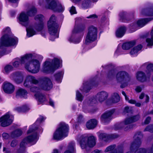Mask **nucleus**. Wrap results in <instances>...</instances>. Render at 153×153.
I'll list each match as a JSON object with an SVG mask.
<instances>
[{
    "instance_id": "nucleus-1",
    "label": "nucleus",
    "mask_w": 153,
    "mask_h": 153,
    "mask_svg": "<svg viewBox=\"0 0 153 153\" xmlns=\"http://www.w3.org/2000/svg\"><path fill=\"white\" fill-rule=\"evenodd\" d=\"M32 55L27 54L21 57L19 59L20 62L16 61L13 63L15 67H19V64H24L25 69L33 73H37L39 70L40 64L39 61L36 59H32Z\"/></svg>"
},
{
    "instance_id": "nucleus-2",
    "label": "nucleus",
    "mask_w": 153,
    "mask_h": 153,
    "mask_svg": "<svg viewBox=\"0 0 153 153\" xmlns=\"http://www.w3.org/2000/svg\"><path fill=\"white\" fill-rule=\"evenodd\" d=\"M96 138L93 136L82 135L78 139L82 149H86L87 147H93L96 144Z\"/></svg>"
},
{
    "instance_id": "nucleus-3",
    "label": "nucleus",
    "mask_w": 153,
    "mask_h": 153,
    "mask_svg": "<svg viewBox=\"0 0 153 153\" xmlns=\"http://www.w3.org/2000/svg\"><path fill=\"white\" fill-rule=\"evenodd\" d=\"M61 60L55 58L51 62V61H46L44 63L42 71L46 73L53 72L56 69L60 66L62 63Z\"/></svg>"
},
{
    "instance_id": "nucleus-4",
    "label": "nucleus",
    "mask_w": 153,
    "mask_h": 153,
    "mask_svg": "<svg viewBox=\"0 0 153 153\" xmlns=\"http://www.w3.org/2000/svg\"><path fill=\"white\" fill-rule=\"evenodd\" d=\"M39 3L40 5L44 4L46 8L51 9L54 11L61 12L63 10L61 4L54 0H39Z\"/></svg>"
},
{
    "instance_id": "nucleus-5",
    "label": "nucleus",
    "mask_w": 153,
    "mask_h": 153,
    "mask_svg": "<svg viewBox=\"0 0 153 153\" xmlns=\"http://www.w3.org/2000/svg\"><path fill=\"white\" fill-rule=\"evenodd\" d=\"M140 118V116L138 114L127 118L125 119L123 122L117 125V126H118V127L116 128V129H117L123 128L125 131H128L132 127L129 124L137 121Z\"/></svg>"
},
{
    "instance_id": "nucleus-6",
    "label": "nucleus",
    "mask_w": 153,
    "mask_h": 153,
    "mask_svg": "<svg viewBox=\"0 0 153 153\" xmlns=\"http://www.w3.org/2000/svg\"><path fill=\"white\" fill-rule=\"evenodd\" d=\"M68 131V126L64 123H61L59 127L53 134V139L58 140L60 139L62 137L67 136Z\"/></svg>"
},
{
    "instance_id": "nucleus-7",
    "label": "nucleus",
    "mask_w": 153,
    "mask_h": 153,
    "mask_svg": "<svg viewBox=\"0 0 153 153\" xmlns=\"http://www.w3.org/2000/svg\"><path fill=\"white\" fill-rule=\"evenodd\" d=\"M33 133V135L29 136L25 138L21 142L20 145V148L21 149H24L25 148L26 145L28 143L34 142L35 143L37 138V134L34 132L33 129L30 128L27 131V134Z\"/></svg>"
},
{
    "instance_id": "nucleus-8",
    "label": "nucleus",
    "mask_w": 153,
    "mask_h": 153,
    "mask_svg": "<svg viewBox=\"0 0 153 153\" xmlns=\"http://www.w3.org/2000/svg\"><path fill=\"white\" fill-rule=\"evenodd\" d=\"M48 27L50 34L53 36L54 38L58 36L56 35L58 26L56 23V17L53 15H52L48 22Z\"/></svg>"
},
{
    "instance_id": "nucleus-9",
    "label": "nucleus",
    "mask_w": 153,
    "mask_h": 153,
    "mask_svg": "<svg viewBox=\"0 0 153 153\" xmlns=\"http://www.w3.org/2000/svg\"><path fill=\"white\" fill-rule=\"evenodd\" d=\"M17 39L16 37L10 36L7 34L3 36L1 39L0 48L3 46L14 45L17 43Z\"/></svg>"
},
{
    "instance_id": "nucleus-10",
    "label": "nucleus",
    "mask_w": 153,
    "mask_h": 153,
    "mask_svg": "<svg viewBox=\"0 0 153 153\" xmlns=\"http://www.w3.org/2000/svg\"><path fill=\"white\" fill-rule=\"evenodd\" d=\"M97 29L93 26H90L86 35L85 43H87L94 41L97 39Z\"/></svg>"
},
{
    "instance_id": "nucleus-11",
    "label": "nucleus",
    "mask_w": 153,
    "mask_h": 153,
    "mask_svg": "<svg viewBox=\"0 0 153 153\" xmlns=\"http://www.w3.org/2000/svg\"><path fill=\"white\" fill-rule=\"evenodd\" d=\"M40 83V88L43 90L48 91L52 87L51 81L48 78L45 77L42 78Z\"/></svg>"
},
{
    "instance_id": "nucleus-12",
    "label": "nucleus",
    "mask_w": 153,
    "mask_h": 153,
    "mask_svg": "<svg viewBox=\"0 0 153 153\" xmlns=\"http://www.w3.org/2000/svg\"><path fill=\"white\" fill-rule=\"evenodd\" d=\"M116 78L118 82L122 83L129 82L131 79V76L126 71H121L117 74Z\"/></svg>"
},
{
    "instance_id": "nucleus-13",
    "label": "nucleus",
    "mask_w": 153,
    "mask_h": 153,
    "mask_svg": "<svg viewBox=\"0 0 153 153\" xmlns=\"http://www.w3.org/2000/svg\"><path fill=\"white\" fill-rule=\"evenodd\" d=\"M43 16L41 14L36 15L35 17V19L36 21L34 25V28L38 31L42 30L43 28Z\"/></svg>"
},
{
    "instance_id": "nucleus-14",
    "label": "nucleus",
    "mask_w": 153,
    "mask_h": 153,
    "mask_svg": "<svg viewBox=\"0 0 153 153\" xmlns=\"http://www.w3.org/2000/svg\"><path fill=\"white\" fill-rule=\"evenodd\" d=\"M143 137V135L140 132H138L136 133L134 136L135 140L131 146V150L133 149L132 148H136L140 145L141 139Z\"/></svg>"
},
{
    "instance_id": "nucleus-15",
    "label": "nucleus",
    "mask_w": 153,
    "mask_h": 153,
    "mask_svg": "<svg viewBox=\"0 0 153 153\" xmlns=\"http://www.w3.org/2000/svg\"><path fill=\"white\" fill-rule=\"evenodd\" d=\"M24 76L22 73L19 71L14 72L10 76V78L16 83L19 84L23 81Z\"/></svg>"
},
{
    "instance_id": "nucleus-16",
    "label": "nucleus",
    "mask_w": 153,
    "mask_h": 153,
    "mask_svg": "<svg viewBox=\"0 0 153 153\" xmlns=\"http://www.w3.org/2000/svg\"><path fill=\"white\" fill-rule=\"evenodd\" d=\"M12 116L6 114L0 119L1 125L2 127H5L9 125L12 122L13 119Z\"/></svg>"
},
{
    "instance_id": "nucleus-17",
    "label": "nucleus",
    "mask_w": 153,
    "mask_h": 153,
    "mask_svg": "<svg viewBox=\"0 0 153 153\" xmlns=\"http://www.w3.org/2000/svg\"><path fill=\"white\" fill-rule=\"evenodd\" d=\"M114 112V110H113L106 112L102 115L101 117L102 122L105 124L108 123L112 119V115Z\"/></svg>"
},
{
    "instance_id": "nucleus-18",
    "label": "nucleus",
    "mask_w": 153,
    "mask_h": 153,
    "mask_svg": "<svg viewBox=\"0 0 153 153\" xmlns=\"http://www.w3.org/2000/svg\"><path fill=\"white\" fill-rule=\"evenodd\" d=\"M150 75L149 74L146 76V74L142 71H139L136 74V78L140 82H144L149 81L150 79Z\"/></svg>"
},
{
    "instance_id": "nucleus-19",
    "label": "nucleus",
    "mask_w": 153,
    "mask_h": 153,
    "mask_svg": "<svg viewBox=\"0 0 153 153\" xmlns=\"http://www.w3.org/2000/svg\"><path fill=\"white\" fill-rule=\"evenodd\" d=\"M3 89L5 93L10 94L14 92L15 88L14 86L11 83L5 82L3 85Z\"/></svg>"
},
{
    "instance_id": "nucleus-20",
    "label": "nucleus",
    "mask_w": 153,
    "mask_h": 153,
    "mask_svg": "<svg viewBox=\"0 0 153 153\" xmlns=\"http://www.w3.org/2000/svg\"><path fill=\"white\" fill-rule=\"evenodd\" d=\"M20 23L22 25L26 26L29 23L28 16L25 12H22L19 17Z\"/></svg>"
},
{
    "instance_id": "nucleus-21",
    "label": "nucleus",
    "mask_w": 153,
    "mask_h": 153,
    "mask_svg": "<svg viewBox=\"0 0 153 153\" xmlns=\"http://www.w3.org/2000/svg\"><path fill=\"white\" fill-rule=\"evenodd\" d=\"M118 135L115 134H108L105 133L100 134L99 138L105 141H107L111 139H113L118 137Z\"/></svg>"
},
{
    "instance_id": "nucleus-22",
    "label": "nucleus",
    "mask_w": 153,
    "mask_h": 153,
    "mask_svg": "<svg viewBox=\"0 0 153 153\" xmlns=\"http://www.w3.org/2000/svg\"><path fill=\"white\" fill-rule=\"evenodd\" d=\"M108 94L105 91L99 92L96 95V98L100 102H102L108 98Z\"/></svg>"
},
{
    "instance_id": "nucleus-23",
    "label": "nucleus",
    "mask_w": 153,
    "mask_h": 153,
    "mask_svg": "<svg viewBox=\"0 0 153 153\" xmlns=\"http://www.w3.org/2000/svg\"><path fill=\"white\" fill-rule=\"evenodd\" d=\"M97 121L94 119H91L87 122L86 124L87 128L88 129H92L94 128L96 126Z\"/></svg>"
},
{
    "instance_id": "nucleus-24",
    "label": "nucleus",
    "mask_w": 153,
    "mask_h": 153,
    "mask_svg": "<svg viewBox=\"0 0 153 153\" xmlns=\"http://www.w3.org/2000/svg\"><path fill=\"white\" fill-rule=\"evenodd\" d=\"M27 94V92L26 90L22 88H19L17 91L16 96L17 97L25 98Z\"/></svg>"
},
{
    "instance_id": "nucleus-25",
    "label": "nucleus",
    "mask_w": 153,
    "mask_h": 153,
    "mask_svg": "<svg viewBox=\"0 0 153 153\" xmlns=\"http://www.w3.org/2000/svg\"><path fill=\"white\" fill-rule=\"evenodd\" d=\"M126 31L125 27L122 26L119 28L117 30L116 34L118 37H122L124 35Z\"/></svg>"
},
{
    "instance_id": "nucleus-26",
    "label": "nucleus",
    "mask_w": 153,
    "mask_h": 153,
    "mask_svg": "<svg viewBox=\"0 0 153 153\" xmlns=\"http://www.w3.org/2000/svg\"><path fill=\"white\" fill-rule=\"evenodd\" d=\"M135 44L134 41L123 43L122 45V48L124 50H128L134 46Z\"/></svg>"
},
{
    "instance_id": "nucleus-27",
    "label": "nucleus",
    "mask_w": 153,
    "mask_h": 153,
    "mask_svg": "<svg viewBox=\"0 0 153 153\" xmlns=\"http://www.w3.org/2000/svg\"><path fill=\"white\" fill-rule=\"evenodd\" d=\"M85 27L84 25H81L75 27L72 31L74 33L82 32L85 29Z\"/></svg>"
},
{
    "instance_id": "nucleus-28",
    "label": "nucleus",
    "mask_w": 153,
    "mask_h": 153,
    "mask_svg": "<svg viewBox=\"0 0 153 153\" xmlns=\"http://www.w3.org/2000/svg\"><path fill=\"white\" fill-rule=\"evenodd\" d=\"M111 100L112 102L114 103L118 102L120 100L119 95L117 93H114L112 95Z\"/></svg>"
},
{
    "instance_id": "nucleus-29",
    "label": "nucleus",
    "mask_w": 153,
    "mask_h": 153,
    "mask_svg": "<svg viewBox=\"0 0 153 153\" xmlns=\"http://www.w3.org/2000/svg\"><path fill=\"white\" fill-rule=\"evenodd\" d=\"M35 96L38 100L39 101L42 103L46 100V98L45 96L41 93L36 94Z\"/></svg>"
},
{
    "instance_id": "nucleus-30",
    "label": "nucleus",
    "mask_w": 153,
    "mask_h": 153,
    "mask_svg": "<svg viewBox=\"0 0 153 153\" xmlns=\"http://www.w3.org/2000/svg\"><path fill=\"white\" fill-rule=\"evenodd\" d=\"M152 19L148 18L142 19L138 21L137 24L139 26L142 27Z\"/></svg>"
},
{
    "instance_id": "nucleus-31",
    "label": "nucleus",
    "mask_w": 153,
    "mask_h": 153,
    "mask_svg": "<svg viewBox=\"0 0 153 153\" xmlns=\"http://www.w3.org/2000/svg\"><path fill=\"white\" fill-rule=\"evenodd\" d=\"M26 79L31 84H36L39 82L38 80L36 79L34 77L32 76H27L26 77Z\"/></svg>"
},
{
    "instance_id": "nucleus-32",
    "label": "nucleus",
    "mask_w": 153,
    "mask_h": 153,
    "mask_svg": "<svg viewBox=\"0 0 153 153\" xmlns=\"http://www.w3.org/2000/svg\"><path fill=\"white\" fill-rule=\"evenodd\" d=\"M22 131L20 129H17L13 131L11 134V137L13 138L19 137L22 134Z\"/></svg>"
},
{
    "instance_id": "nucleus-33",
    "label": "nucleus",
    "mask_w": 153,
    "mask_h": 153,
    "mask_svg": "<svg viewBox=\"0 0 153 153\" xmlns=\"http://www.w3.org/2000/svg\"><path fill=\"white\" fill-rule=\"evenodd\" d=\"M141 13L148 16H153V9H143L141 11Z\"/></svg>"
},
{
    "instance_id": "nucleus-34",
    "label": "nucleus",
    "mask_w": 153,
    "mask_h": 153,
    "mask_svg": "<svg viewBox=\"0 0 153 153\" xmlns=\"http://www.w3.org/2000/svg\"><path fill=\"white\" fill-rule=\"evenodd\" d=\"M142 48V45H139L137 47H135L132 49L130 52V53L131 55H133L137 53L139 51L141 50Z\"/></svg>"
},
{
    "instance_id": "nucleus-35",
    "label": "nucleus",
    "mask_w": 153,
    "mask_h": 153,
    "mask_svg": "<svg viewBox=\"0 0 153 153\" xmlns=\"http://www.w3.org/2000/svg\"><path fill=\"white\" fill-rule=\"evenodd\" d=\"M36 8L34 7H32L27 12V14L30 16H33L36 13Z\"/></svg>"
},
{
    "instance_id": "nucleus-36",
    "label": "nucleus",
    "mask_w": 153,
    "mask_h": 153,
    "mask_svg": "<svg viewBox=\"0 0 153 153\" xmlns=\"http://www.w3.org/2000/svg\"><path fill=\"white\" fill-rule=\"evenodd\" d=\"M27 35L28 37H31L35 34V32L31 27L27 28Z\"/></svg>"
},
{
    "instance_id": "nucleus-37",
    "label": "nucleus",
    "mask_w": 153,
    "mask_h": 153,
    "mask_svg": "<svg viewBox=\"0 0 153 153\" xmlns=\"http://www.w3.org/2000/svg\"><path fill=\"white\" fill-rule=\"evenodd\" d=\"M63 75V73L62 71L56 74L55 75V77L56 80L58 82H60L61 79Z\"/></svg>"
},
{
    "instance_id": "nucleus-38",
    "label": "nucleus",
    "mask_w": 153,
    "mask_h": 153,
    "mask_svg": "<svg viewBox=\"0 0 153 153\" xmlns=\"http://www.w3.org/2000/svg\"><path fill=\"white\" fill-rule=\"evenodd\" d=\"M75 144L73 142H71L69 143L68 147V150L69 152H71L72 153L75 149Z\"/></svg>"
},
{
    "instance_id": "nucleus-39",
    "label": "nucleus",
    "mask_w": 153,
    "mask_h": 153,
    "mask_svg": "<svg viewBox=\"0 0 153 153\" xmlns=\"http://www.w3.org/2000/svg\"><path fill=\"white\" fill-rule=\"evenodd\" d=\"M84 88L82 90L83 91L87 92L88 91H89L90 88H89V86H90V84H89L88 82H87L83 84Z\"/></svg>"
},
{
    "instance_id": "nucleus-40",
    "label": "nucleus",
    "mask_w": 153,
    "mask_h": 153,
    "mask_svg": "<svg viewBox=\"0 0 153 153\" xmlns=\"http://www.w3.org/2000/svg\"><path fill=\"white\" fill-rule=\"evenodd\" d=\"M115 147L116 145H115L110 146L106 148L104 152H107L109 151H112L114 150Z\"/></svg>"
},
{
    "instance_id": "nucleus-41",
    "label": "nucleus",
    "mask_w": 153,
    "mask_h": 153,
    "mask_svg": "<svg viewBox=\"0 0 153 153\" xmlns=\"http://www.w3.org/2000/svg\"><path fill=\"white\" fill-rule=\"evenodd\" d=\"M123 149L122 147H118L117 149H115L113 152L109 153H123Z\"/></svg>"
},
{
    "instance_id": "nucleus-42",
    "label": "nucleus",
    "mask_w": 153,
    "mask_h": 153,
    "mask_svg": "<svg viewBox=\"0 0 153 153\" xmlns=\"http://www.w3.org/2000/svg\"><path fill=\"white\" fill-rule=\"evenodd\" d=\"M76 98L77 100L82 101L83 99V97L81 94L78 91L76 92Z\"/></svg>"
},
{
    "instance_id": "nucleus-43",
    "label": "nucleus",
    "mask_w": 153,
    "mask_h": 153,
    "mask_svg": "<svg viewBox=\"0 0 153 153\" xmlns=\"http://www.w3.org/2000/svg\"><path fill=\"white\" fill-rule=\"evenodd\" d=\"M40 90L39 88L37 87L36 86H33L30 88V91H31L34 93H36V94L39 93H38Z\"/></svg>"
},
{
    "instance_id": "nucleus-44",
    "label": "nucleus",
    "mask_w": 153,
    "mask_h": 153,
    "mask_svg": "<svg viewBox=\"0 0 153 153\" xmlns=\"http://www.w3.org/2000/svg\"><path fill=\"white\" fill-rule=\"evenodd\" d=\"M144 131H149L153 132V125H150L148 126L144 129Z\"/></svg>"
},
{
    "instance_id": "nucleus-45",
    "label": "nucleus",
    "mask_w": 153,
    "mask_h": 153,
    "mask_svg": "<svg viewBox=\"0 0 153 153\" xmlns=\"http://www.w3.org/2000/svg\"><path fill=\"white\" fill-rule=\"evenodd\" d=\"M144 65L146 66L147 69L149 71H153V64H150L147 65L146 63H145Z\"/></svg>"
},
{
    "instance_id": "nucleus-46",
    "label": "nucleus",
    "mask_w": 153,
    "mask_h": 153,
    "mask_svg": "<svg viewBox=\"0 0 153 153\" xmlns=\"http://www.w3.org/2000/svg\"><path fill=\"white\" fill-rule=\"evenodd\" d=\"M13 68V67L12 66L7 65L4 67V70L6 73H8L10 71H11Z\"/></svg>"
},
{
    "instance_id": "nucleus-47",
    "label": "nucleus",
    "mask_w": 153,
    "mask_h": 153,
    "mask_svg": "<svg viewBox=\"0 0 153 153\" xmlns=\"http://www.w3.org/2000/svg\"><path fill=\"white\" fill-rule=\"evenodd\" d=\"M97 102L96 99L94 98L91 99L90 100L88 103L90 105H92L94 104H95Z\"/></svg>"
},
{
    "instance_id": "nucleus-48",
    "label": "nucleus",
    "mask_w": 153,
    "mask_h": 153,
    "mask_svg": "<svg viewBox=\"0 0 153 153\" xmlns=\"http://www.w3.org/2000/svg\"><path fill=\"white\" fill-rule=\"evenodd\" d=\"M31 84L30 83L25 79V81L24 83V85L25 87L29 88L30 87Z\"/></svg>"
},
{
    "instance_id": "nucleus-49",
    "label": "nucleus",
    "mask_w": 153,
    "mask_h": 153,
    "mask_svg": "<svg viewBox=\"0 0 153 153\" xmlns=\"http://www.w3.org/2000/svg\"><path fill=\"white\" fill-rule=\"evenodd\" d=\"M15 110L19 112H25L26 111V110L25 109H22V107H17L15 108Z\"/></svg>"
},
{
    "instance_id": "nucleus-50",
    "label": "nucleus",
    "mask_w": 153,
    "mask_h": 153,
    "mask_svg": "<svg viewBox=\"0 0 153 153\" xmlns=\"http://www.w3.org/2000/svg\"><path fill=\"white\" fill-rule=\"evenodd\" d=\"M90 2L89 1H85L83 2L82 4L83 7L85 8L88 7L89 5Z\"/></svg>"
},
{
    "instance_id": "nucleus-51",
    "label": "nucleus",
    "mask_w": 153,
    "mask_h": 153,
    "mask_svg": "<svg viewBox=\"0 0 153 153\" xmlns=\"http://www.w3.org/2000/svg\"><path fill=\"white\" fill-rule=\"evenodd\" d=\"M114 76V72L113 71H110L108 74V76L109 78H112Z\"/></svg>"
},
{
    "instance_id": "nucleus-52",
    "label": "nucleus",
    "mask_w": 153,
    "mask_h": 153,
    "mask_svg": "<svg viewBox=\"0 0 153 153\" xmlns=\"http://www.w3.org/2000/svg\"><path fill=\"white\" fill-rule=\"evenodd\" d=\"M17 144V141L14 140H13L11 143V146L12 147H14Z\"/></svg>"
},
{
    "instance_id": "nucleus-53",
    "label": "nucleus",
    "mask_w": 153,
    "mask_h": 153,
    "mask_svg": "<svg viewBox=\"0 0 153 153\" xmlns=\"http://www.w3.org/2000/svg\"><path fill=\"white\" fill-rule=\"evenodd\" d=\"M70 11L71 14L76 13L75 7L74 6L72 7Z\"/></svg>"
},
{
    "instance_id": "nucleus-54",
    "label": "nucleus",
    "mask_w": 153,
    "mask_h": 153,
    "mask_svg": "<svg viewBox=\"0 0 153 153\" xmlns=\"http://www.w3.org/2000/svg\"><path fill=\"white\" fill-rule=\"evenodd\" d=\"M126 14L125 13L122 12L120 13V19L123 20L125 19L126 17Z\"/></svg>"
},
{
    "instance_id": "nucleus-55",
    "label": "nucleus",
    "mask_w": 153,
    "mask_h": 153,
    "mask_svg": "<svg viewBox=\"0 0 153 153\" xmlns=\"http://www.w3.org/2000/svg\"><path fill=\"white\" fill-rule=\"evenodd\" d=\"M151 117H147L144 123L145 124H149V122H150L151 120Z\"/></svg>"
},
{
    "instance_id": "nucleus-56",
    "label": "nucleus",
    "mask_w": 153,
    "mask_h": 153,
    "mask_svg": "<svg viewBox=\"0 0 153 153\" xmlns=\"http://www.w3.org/2000/svg\"><path fill=\"white\" fill-rule=\"evenodd\" d=\"M3 137L5 139H7L9 137V134L6 133H4L2 134Z\"/></svg>"
},
{
    "instance_id": "nucleus-57",
    "label": "nucleus",
    "mask_w": 153,
    "mask_h": 153,
    "mask_svg": "<svg viewBox=\"0 0 153 153\" xmlns=\"http://www.w3.org/2000/svg\"><path fill=\"white\" fill-rule=\"evenodd\" d=\"M135 91L137 92H140L142 91V88L140 86H137L135 88Z\"/></svg>"
},
{
    "instance_id": "nucleus-58",
    "label": "nucleus",
    "mask_w": 153,
    "mask_h": 153,
    "mask_svg": "<svg viewBox=\"0 0 153 153\" xmlns=\"http://www.w3.org/2000/svg\"><path fill=\"white\" fill-rule=\"evenodd\" d=\"M97 16L95 14H93L92 15H90L89 16L87 17V18H92V19H94L95 18H97Z\"/></svg>"
},
{
    "instance_id": "nucleus-59",
    "label": "nucleus",
    "mask_w": 153,
    "mask_h": 153,
    "mask_svg": "<svg viewBox=\"0 0 153 153\" xmlns=\"http://www.w3.org/2000/svg\"><path fill=\"white\" fill-rule=\"evenodd\" d=\"M124 83H123L121 85H120V87L121 88H123L125 87L127 85V82H123Z\"/></svg>"
},
{
    "instance_id": "nucleus-60",
    "label": "nucleus",
    "mask_w": 153,
    "mask_h": 153,
    "mask_svg": "<svg viewBox=\"0 0 153 153\" xmlns=\"http://www.w3.org/2000/svg\"><path fill=\"white\" fill-rule=\"evenodd\" d=\"M129 108L128 106H126L125 107L124 109V111L125 113H128L129 111Z\"/></svg>"
},
{
    "instance_id": "nucleus-61",
    "label": "nucleus",
    "mask_w": 153,
    "mask_h": 153,
    "mask_svg": "<svg viewBox=\"0 0 153 153\" xmlns=\"http://www.w3.org/2000/svg\"><path fill=\"white\" fill-rule=\"evenodd\" d=\"M43 118L41 116L40 118H38V119L37 120V122H38L39 123H40L42 122L43 120Z\"/></svg>"
},
{
    "instance_id": "nucleus-62",
    "label": "nucleus",
    "mask_w": 153,
    "mask_h": 153,
    "mask_svg": "<svg viewBox=\"0 0 153 153\" xmlns=\"http://www.w3.org/2000/svg\"><path fill=\"white\" fill-rule=\"evenodd\" d=\"M149 114H153V110L150 111H148L145 113V116Z\"/></svg>"
},
{
    "instance_id": "nucleus-63",
    "label": "nucleus",
    "mask_w": 153,
    "mask_h": 153,
    "mask_svg": "<svg viewBox=\"0 0 153 153\" xmlns=\"http://www.w3.org/2000/svg\"><path fill=\"white\" fill-rule=\"evenodd\" d=\"M128 102L129 103L132 104H134L136 103V101L135 100H129Z\"/></svg>"
},
{
    "instance_id": "nucleus-64",
    "label": "nucleus",
    "mask_w": 153,
    "mask_h": 153,
    "mask_svg": "<svg viewBox=\"0 0 153 153\" xmlns=\"http://www.w3.org/2000/svg\"><path fill=\"white\" fill-rule=\"evenodd\" d=\"M101 151H100L98 150H96L94 151H93L92 153H101Z\"/></svg>"
}]
</instances>
